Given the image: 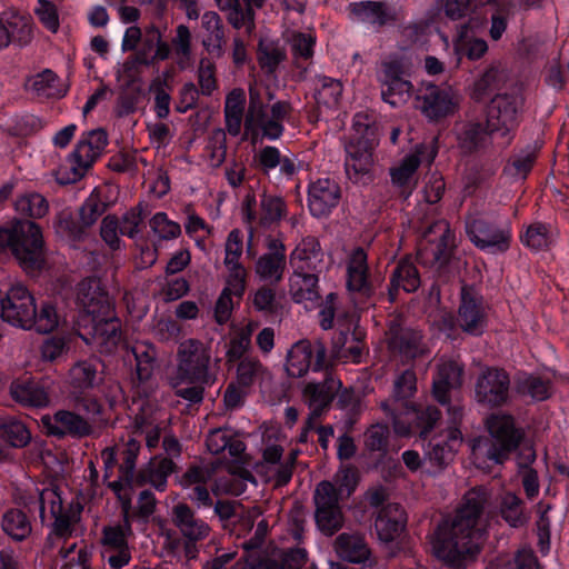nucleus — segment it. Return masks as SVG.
<instances>
[{
  "instance_id": "nucleus-58",
  "label": "nucleus",
  "mask_w": 569,
  "mask_h": 569,
  "mask_svg": "<svg viewBox=\"0 0 569 569\" xmlns=\"http://www.w3.org/2000/svg\"><path fill=\"white\" fill-rule=\"evenodd\" d=\"M522 242L532 250H543L552 242V230L550 226L535 222L527 228Z\"/></svg>"
},
{
  "instance_id": "nucleus-17",
  "label": "nucleus",
  "mask_w": 569,
  "mask_h": 569,
  "mask_svg": "<svg viewBox=\"0 0 569 569\" xmlns=\"http://www.w3.org/2000/svg\"><path fill=\"white\" fill-rule=\"evenodd\" d=\"M510 379L503 369L485 368L479 375L475 393L479 403L490 408L500 407L508 401Z\"/></svg>"
},
{
  "instance_id": "nucleus-30",
  "label": "nucleus",
  "mask_w": 569,
  "mask_h": 569,
  "mask_svg": "<svg viewBox=\"0 0 569 569\" xmlns=\"http://www.w3.org/2000/svg\"><path fill=\"white\" fill-rule=\"evenodd\" d=\"M272 379L270 370L253 356L242 358L236 367L234 381L242 389L251 390L253 387H262Z\"/></svg>"
},
{
  "instance_id": "nucleus-14",
  "label": "nucleus",
  "mask_w": 569,
  "mask_h": 569,
  "mask_svg": "<svg viewBox=\"0 0 569 569\" xmlns=\"http://www.w3.org/2000/svg\"><path fill=\"white\" fill-rule=\"evenodd\" d=\"M34 307V298L29 290L22 284H13L1 299V318L12 326L32 329Z\"/></svg>"
},
{
  "instance_id": "nucleus-20",
  "label": "nucleus",
  "mask_w": 569,
  "mask_h": 569,
  "mask_svg": "<svg viewBox=\"0 0 569 569\" xmlns=\"http://www.w3.org/2000/svg\"><path fill=\"white\" fill-rule=\"evenodd\" d=\"M327 349L322 342L311 343L308 340L296 342L287 355L286 370L289 376L300 378L305 376L315 356L313 370L325 367Z\"/></svg>"
},
{
  "instance_id": "nucleus-8",
  "label": "nucleus",
  "mask_w": 569,
  "mask_h": 569,
  "mask_svg": "<svg viewBox=\"0 0 569 569\" xmlns=\"http://www.w3.org/2000/svg\"><path fill=\"white\" fill-rule=\"evenodd\" d=\"M455 248V236L446 220H438L423 232L419 247V259L432 268L442 267L450 258Z\"/></svg>"
},
{
  "instance_id": "nucleus-45",
  "label": "nucleus",
  "mask_w": 569,
  "mask_h": 569,
  "mask_svg": "<svg viewBox=\"0 0 569 569\" xmlns=\"http://www.w3.org/2000/svg\"><path fill=\"white\" fill-rule=\"evenodd\" d=\"M287 58L284 47L269 38H261L258 43L257 60L261 69L274 72Z\"/></svg>"
},
{
  "instance_id": "nucleus-5",
  "label": "nucleus",
  "mask_w": 569,
  "mask_h": 569,
  "mask_svg": "<svg viewBox=\"0 0 569 569\" xmlns=\"http://www.w3.org/2000/svg\"><path fill=\"white\" fill-rule=\"evenodd\" d=\"M210 361V348L203 342L197 339L182 341L177 351V366L169 377L170 386L208 383L211 379Z\"/></svg>"
},
{
  "instance_id": "nucleus-57",
  "label": "nucleus",
  "mask_w": 569,
  "mask_h": 569,
  "mask_svg": "<svg viewBox=\"0 0 569 569\" xmlns=\"http://www.w3.org/2000/svg\"><path fill=\"white\" fill-rule=\"evenodd\" d=\"M227 154L226 132L218 128L210 132L206 146V157L211 167H219L223 163Z\"/></svg>"
},
{
  "instance_id": "nucleus-19",
  "label": "nucleus",
  "mask_w": 569,
  "mask_h": 569,
  "mask_svg": "<svg viewBox=\"0 0 569 569\" xmlns=\"http://www.w3.org/2000/svg\"><path fill=\"white\" fill-rule=\"evenodd\" d=\"M77 302L83 311L81 320L108 317L110 311L114 310L108 292L98 278H87L79 283Z\"/></svg>"
},
{
  "instance_id": "nucleus-60",
  "label": "nucleus",
  "mask_w": 569,
  "mask_h": 569,
  "mask_svg": "<svg viewBox=\"0 0 569 569\" xmlns=\"http://www.w3.org/2000/svg\"><path fill=\"white\" fill-rule=\"evenodd\" d=\"M216 71V64L210 58L203 57L199 60L197 80L201 94L211 96L218 89Z\"/></svg>"
},
{
  "instance_id": "nucleus-49",
  "label": "nucleus",
  "mask_w": 569,
  "mask_h": 569,
  "mask_svg": "<svg viewBox=\"0 0 569 569\" xmlns=\"http://www.w3.org/2000/svg\"><path fill=\"white\" fill-rule=\"evenodd\" d=\"M16 211L24 217L41 219L49 212V202L38 192H26L14 201Z\"/></svg>"
},
{
  "instance_id": "nucleus-64",
  "label": "nucleus",
  "mask_w": 569,
  "mask_h": 569,
  "mask_svg": "<svg viewBox=\"0 0 569 569\" xmlns=\"http://www.w3.org/2000/svg\"><path fill=\"white\" fill-rule=\"evenodd\" d=\"M60 556L63 560L62 569H90L91 553L86 547L78 548L77 543H71L60 549Z\"/></svg>"
},
{
  "instance_id": "nucleus-13",
  "label": "nucleus",
  "mask_w": 569,
  "mask_h": 569,
  "mask_svg": "<svg viewBox=\"0 0 569 569\" xmlns=\"http://www.w3.org/2000/svg\"><path fill=\"white\" fill-rule=\"evenodd\" d=\"M518 107L517 98L508 94H497L487 106V128L502 138V146L511 141L510 133L517 126Z\"/></svg>"
},
{
  "instance_id": "nucleus-32",
  "label": "nucleus",
  "mask_w": 569,
  "mask_h": 569,
  "mask_svg": "<svg viewBox=\"0 0 569 569\" xmlns=\"http://www.w3.org/2000/svg\"><path fill=\"white\" fill-rule=\"evenodd\" d=\"M201 27L204 34L201 44L207 53L221 58L224 54V27L222 19L214 11H207L201 17Z\"/></svg>"
},
{
  "instance_id": "nucleus-15",
  "label": "nucleus",
  "mask_w": 569,
  "mask_h": 569,
  "mask_svg": "<svg viewBox=\"0 0 569 569\" xmlns=\"http://www.w3.org/2000/svg\"><path fill=\"white\" fill-rule=\"evenodd\" d=\"M373 142L368 138H352L346 144L345 169L355 183H368L373 174Z\"/></svg>"
},
{
  "instance_id": "nucleus-11",
  "label": "nucleus",
  "mask_w": 569,
  "mask_h": 569,
  "mask_svg": "<svg viewBox=\"0 0 569 569\" xmlns=\"http://www.w3.org/2000/svg\"><path fill=\"white\" fill-rule=\"evenodd\" d=\"M417 108L430 120L455 113L460 97L450 87H438L433 83H423L416 96Z\"/></svg>"
},
{
  "instance_id": "nucleus-50",
  "label": "nucleus",
  "mask_w": 569,
  "mask_h": 569,
  "mask_svg": "<svg viewBox=\"0 0 569 569\" xmlns=\"http://www.w3.org/2000/svg\"><path fill=\"white\" fill-rule=\"evenodd\" d=\"M147 33L151 34V40H152L151 42H156L154 54L151 57H148V54H146L144 51H140L137 54L136 60L127 61L123 64L124 70L132 69L136 63L150 66V64H153L156 61L166 60L169 58L170 47L166 41H163L160 30L156 26H150L149 28H147Z\"/></svg>"
},
{
  "instance_id": "nucleus-37",
  "label": "nucleus",
  "mask_w": 569,
  "mask_h": 569,
  "mask_svg": "<svg viewBox=\"0 0 569 569\" xmlns=\"http://www.w3.org/2000/svg\"><path fill=\"white\" fill-rule=\"evenodd\" d=\"M462 367L455 361H443L438 366V375L433 380V396L440 403L448 402L450 389L459 388L462 383Z\"/></svg>"
},
{
  "instance_id": "nucleus-1",
  "label": "nucleus",
  "mask_w": 569,
  "mask_h": 569,
  "mask_svg": "<svg viewBox=\"0 0 569 569\" xmlns=\"http://www.w3.org/2000/svg\"><path fill=\"white\" fill-rule=\"evenodd\" d=\"M489 502L485 488H473L463 498L455 517L441 522L431 539L432 553L447 565L463 568L480 552L486 536L483 510Z\"/></svg>"
},
{
  "instance_id": "nucleus-16",
  "label": "nucleus",
  "mask_w": 569,
  "mask_h": 569,
  "mask_svg": "<svg viewBox=\"0 0 569 569\" xmlns=\"http://www.w3.org/2000/svg\"><path fill=\"white\" fill-rule=\"evenodd\" d=\"M347 289L353 299L361 303L368 301L376 291V283L369 276L368 254L357 247L350 251L346 261Z\"/></svg>"
},
{
  "instance_id": "nucleus-43",
  "label": "nucleus",
  "mask_w": 569,
  "mask_h": 569,
  "mask_svg": "<svg viewBox=\"0 0 569 569\" xmlns=\"http://www.w3.org/2000/svg\"><path fill=\"white\" fill-rule=\"evenodd\" d=\"M10 391L13 399L24 406L46 407L50 402L48 391L37 382H14Z\"/></svg>"
},
{
  "instance_id": "nucleus-26",
  "label": "nucleus",
  "mask_w": 569,
  "mask_h": 569,
  "mask_svg": "<svg viewBox=\"0 0 569 569\" xmlns=\"http://www.w3.org/2000/svg\"><path fill=\"white\" fill-rule=\"evenodd\" d=\"M457 321L465 332L475 336L481 335L486 327L487 315L482 299L467 288L461 290V303Z\"/></svg>"
},
{
  "instance_id": "nucleus-9",
  "label": "nucleus",
  "mask_w": 569,
  "mask_h": 569,
  "mask_svg": "<svg viewBox=\"0 0 569 569\" xmlns=\"http://www.w3.org/2000/svg\"><path fill=\"white\" fill-rule=\"evenodd\" d=\"M171 520L183 538L184 557L188 560L196 559L199 553L197 543L209 537L210 526L198 518L196 511L182 501L172 507Z\"/></svg>"
},
{
  "instance_id": "nucleus-36",
  "label": "nucleus",
  "mask_w": 569,
  "mask_h": 569,
  "mask_svg": "<svg viewBox=\"0 0 569 569\" xmlns=\"http://www.w3.org/2000/svg\"><path fill=\"white\" fill-rule=\"evenodd\" d=\"M206 445L212 455L227 450L233 461H240L246 450V443L229 428L211 430L207 436Z\"/></svg>"
},
{
  "instance_id": "nucleus-62",
  "label": "nucleus",
  "mask_w": 569,
  "mask_h": 569,
  "mask_svg": "<svg viewBox=\"0 0 569 569\" xmlns=\"http://www.w3.org/2000/svg\"><path fill=\"white\" fill-rule=\"evenodd\" d=\"M343 495L330 481H321L317 485L313 493L316 509L341 508L339 505Z\"/></svg>"
},
{
  "instance_id": "nucleus-39",
  "label": "nucleus",
  "mask_w": 569,
  "mask_h": 569,
  "mask_svg": "<svg viewBox=\"0 0 569 569\" xmlns=\"http://www.w3.org/2000/svg\"><path fill=\"white\" fill-rule=\"evenodd\" d=\"M176 463L172 459L166 457H154L150 459L144 470L137 477L139 482L136 486H141L149 482L159 491H163L167 486L168 477L174 471Z\"/></svg>"
},
{
  "instance_id": "nucleus-34",
  "label": "nucleus",
  "mask_w": 569,
  "mask_h": 569,
  "mask_svg": "<svg viewBox=\"0 0 569 569\" xmlns=\"http://www.w3.org/2000/svg\"><path fill=\"white\" fill-rule=\"evenodd\" d=\"M101 381L99 361L89 358L76 362L69 370L70 392H87Z\"/></svg>"
},
{
  "instance_id": "nucleus-51",
  "label": "nucleus",
  "mask_w": 569,
  "mask_h": 569,
  "mask_svg": "<svg viewBox=\"0 0 569 569\" xmlns=\"http://www.w3.org/2000/svg\"><path fill=\"white\" fill-rule=\"evenodd\" d=\"M260 216L258 223L261 227H270L278 223L287 212V207L282 198L277 196L263 194L260 201Z\"/></svg>"
},
{
  "instance_id": "nucleus-47",
  "label": "nucleus",
  "mask_w": 569,
  "mask_h": 569,
  "mask_svg": "<svg viewBox=\"0 0 569 569\" xmlns=\"http://www.w3.org/2000/svg\"><path fill=\"white\" fill-rule=\"evenodd\" d=\"M131 352L136 359V373L139 381L149 380L156 368L157 351L153 345L139 341L131 347Z\"/></svg>"
},
{
  "instance_id": "nucleus-7",
  "label": "nucleus",
  "mask_w": 569,
  "mask_h": 569,
  "mask_svg": "<svg viewBox=\"0 0 569 569\" xmlns=\"http://www.w3.org/2000/svg\"><path fill=\"white\" fill-rule=\"evenodd\" d=\"M120 441L123 442L124 448L121 450L122 462L119 466V478L110 482L109 487L117 495L128 522L134 483L139 482V478L136 477V461L141 446L130 429H128L127 439L121 437Z\"/></svg>"
},
{
  "instance_id": "nucleus-29",
  "label": "nucleus",
  "mask_w": 569,
  "mask_h": 569,
  "mask_svg": "<svg viewBox=\"0 0 569 569\" xmlns=\"http://www.w3.org/2000/svg\"><path fill=\"white\" fill-rule=\"evenodd\" d=\"M407 522L405 510L398 503H388L378 513L375 528L381 542L395 541L403 531Z\"/></svg>"
},
{
  "instance_id": "nucleus-59",
  "label": "nucleus",
  "mask_w": 569,
  "mask_h": 569,
  "mask_svg": "<svg viewBox=\"0 0 569 569\" xmlns=\"http://www.w3.org/2000/svg\"><path fill=\"white\" fill-rule=\"evenodd\" d=\"M0 437L16 448L26 447L31 439L28 428L18 420H8L0 425Z\"/></svg>"
},
{
  "instance_id": "nucleus-6",
  "label": "nucleus",
  "mask_w": 569,
  "mask_h": 569,
  "mask_svg": "<svg viewBox=\"0 0 569 569\" xmlns=\"http://www.w3.org/2000/svg\"><path fill=\"white\" fill-rule=\"evenodd\" d=\"M107 143L108 136L101 129L83 133L73 151L56 170L57 181L61 184H70L81 180L102 154Z\"/></svg>"
},
{
  "instance_id": "nucleus-21",
  "label": "nucleus",
  "mask_w": 569,
  "mask_h": 569,
  "mask_svg": "<svg viewBox=\"0 0 569 569\" xmlns=\"http://www.w3.org/2000/svg\"><path fill=\"white\" fill-rule=\"evenodd\" d=\"M41 422L49 435L60 438H84L91 436L94 430L89 419L70 410H58L52 416H43Z\"/></svg>"
},
{
  "instance_id": "nucleus-12",
  "label": "nucleus",
  "mask_w": 569,
  "mask_h": 569,
  "mask_svg": "<svg viewBox=\"0 0 569 569\" xmlns=\"http://www.w3.org/2000/svg\"><path fill=\"white\" fill-rule=\"evenodd\" d=\"M80 338L94 346L99 352H111L120 339V322L114 310L108 317L80 320Z\"/></svg>"
},
{
  "instance_id": "nucleus-40",
  "label": "nucleus",
  "mask_w": 569,
  "mask_h": 569,
  "mask_svg": "<svg viewBox=\"0 0 569 569\" xmlns=\"http://www.w3.org/2000/svg\"><path fill=\"white\" fill-rule=\"evenodd\" d=\"M427 147L425 144H419L416 147L413 153L406 156L398 167L391 170V179L392 182L401 188H403V192H410L415 187V173L421 163V157L425 153Z\"/></svg>"
},
{
  "instance_id": "nucleus-27",
  "label": "nucleus",
  "mask_w": 569,
  "mask_h": 569,
  "mask_svg": "<svg viewBox=\"0 0 569 569\" xmlns=\"http://www.w3.org/2000/svg\"><path fill=\"white\" fill-rule=\"evenodd\" d=\"M323 256L318 238L307 236L290 253V264L295 272L318 274L323 266Z\"/></svg>"
},
{
  "instance_id": "nucleus-54",
  "label": "nucleus",
  "mask_w": 569,
  "mask_h": 569,
  "mask_svg": "<svg viewBox=\"0 0 569 569\" xmlns=\"http://www.w3.org/2000/svg\"><path fill=\"white\" fill-rule=\"evenodd\" d=\"M417 392V377L413 370L407 369L401 372L393 381L392 398L395 402H401L402 411L405 405L409 403Z\"/></svg>"
},
{
  "instance_id": "nucleus-42",
  "label": "nucleus",
  "mask_w": 569,
  "mask_h": 569,
  "mask_svg": "<svg viewBox=\"0 0 569 569\" xmlns=\"http://www.w3.org/2000/svg\"><path fill=\"white\" fill-rule=\"evenodd\" d=\"M420 287V276L409 259H401L395 268L389 290L390 300H395V291L399 288L406 292H415Z\"/></svg>"
},
{
  "instance_id": "nucleus-35",
  "label": "nucleus",
  "mask_w": 569,
  "mask_h": 569,
  "mask_svg": "<svg viewBox=\"0 0 569 569\" xmlns=\"http://www.w3.org/2000/svg\"><path fill=\"white\" fill-rule=\"evenodd\" d=\"M493 133L478 121H469L458 133V148L463 154H476L491 144Z\"/></svg>"
},
{
  "instance_id": "nucleus-53",
  "label": "nucleus",
  "mask_w": 569,
  "mask_h": 569,
  "mask_svg": "<svg viewBox=\"0 0 569 569\" xmlns=\"http://www.w3.org/2000/svg\"><path fill=\"white\" fill-rule=\"evenodd\" d=\"M123 516V526H112L106 527L103 529V546L104 552L103 555H108L113 549L127 548V537L131 533V520L132 515L131 510L129 511L128 522L126 521L124 513Z\"/></svg>"
},
{
  "instance_id": "nucleus-46",
  "label": "nucleus",
  "mask_w": 569,
  "mask_h": 569,
  "mask_svg": "<svg viewBox=\"0 0 569 569\" xmlns=\"http://www.w3.org/2000/svg\"><path fill=\"white\" fill-rule=\"evenodd\" d=\"M244 92L242 89H233L228 93L224 102L226 128L231 136L240 133L244 109Z\"/></svg>"
},
{
  "instance_id": "nucleus-38",
  "label": "nucleus",
  "mask_w": 569,
  "mask_h": 569,
  "mask_svg": "<svg viewBox=\"0 0 569 569\" xmlns=\"http://www.w3.org/2000/svg\"><path fill=\"white\" fill-rule=\"evenodd\" d=\"M318 274L292 271L289 278V293L297 303L313 305L319 299Z\"/></svg>"
},
{
  "instance_id": "nucleus-44",
  "label": "nucleus",
  "mask_w": 569,
  "mask_h": 569,
  "mask_svg": "<svg viewBox=\"0 0 569 569\" xmlns=\"http://www.w3.org/2000/svg\"><path fill=\"white\" fill-rule=\"evenodd\" d=\"M1 528L14 541H23L32 532V525L27 513L16 508L9 509L3 513Z\"/></svg>"
},
{
  "instance_id": "nucleus-4",
  "label": "nucleus",
  "mask_w": 569,
  "mask_h": 569,
  "mask_svg": "<svg viewBox=\"0 0 569 569\" xmlns=\"http://www.w3.org/2000/svg\"><path fill=\"white\" fill-rule=\"evenodd\" d=\"M0 248H8L21 268L33 273L44 263V240L39 224L30 220H14L0 229Z\"/></svg>"
},
{
  "instance_id": "nucleus-61",
  "label": "nucleus",
  "mask_w": 569,
  "mask_h": 569,
  "mask_svg": "<svg viewBox=\"0 0 569 569\" xmlns=\"http://www.w3.org/2000/svg\"><path fill=\"white\" fill-rule=\"evenodd\" d=\"M500 512L502 518L511 527H520L526 522V517L522 512V502L518 496L512 492H507L501 499Z\"/></svg>"
},
{
  "instance_id": "nucleus-56",
  "label": "nucleus",
  "mask_w": 569,
  "mask_h": 569,
  "mask_svg": "<svg viewBox=\"0 0 569 569\" xmlns=\"http://www.w3.org/2000/svg\"><path fill=\"white\" fill-rule=\"evenodd\" d=\"M412 84L407 81H391L381 84V96L391 107L405 104L411 97Z\"/></svg>"
},
{
  "instance_id": "nucleus-63",
  "label": "nucleus",
  "mask_w": 569,
  "mask_h": 569,
  "mask_svg": "<svg viewBox=\"0 0 569 569\" xmlns=\"http://www.w3.org/2000/svg\"><path fill=\"white\" fill-rule=\"evenodd\" d=\"M518 390L535 400H545L550 396V381L539 376H525L518 381Z\"/></svg>"
},
{
  "instance_id": "nucleus-18",
  "label": "nucleus",
  "mask_w": 569,
  "mask_h": 569,
  "mask_svg": "<svg viewBox=\"0 0 569 569\" xmlns=\"http://www.w3.org/2000/svg\"><path fill=\"white\" fill-rule=\"evenodd\" d=\"M466 231L471 242L482 250L505 252L510 247L509 228L495 226L483 218L468 219Z\"/></svg>"
},
{
  "instance_id": "nucleus-24",
  "label": "nucleus",
  "mask_w": 569,
  "mask_h": 569,
  "mask_svg": "<svg viewBox=\"0 0 569 569\" xmlns=\"http://www.w3.org/2000/svg\"><path fill=\"white\" fill-rule=\"evenodd\" d=\"M341 198L339 184L329 178H320L308 187V208L313 217H327Z\"/></svg>"
},
{
  "instance_id": "nucleus-52",
  "label": "nucleus",
  "mask_w": 569,
  "mask_h": 569,
  "mask_svg": "<svg viewBox=\"0 0 569 569\" xmlns=\"http://www.w3.org/2000/svg\"><path fill=\"white\" fill-rule=\"evenodd\" d=\"M3 18L10 34V42L12 40L20 44H27L32 39V21L29 17L18 12L6 13Z\"/></svg>"
},
{
  "instance_id": "nucleus-3",
  "label": "nucleus",
  "mask_w": 569,
  "mask_h": 569,
  "mask_svg": "<svg viewBox=\"0 0 569 569\" xmlns=\"http://www.w3.org/2000/svg\"><path fill=\"white\" fill-rule=\"evenodd\" d=\"M487 430L491 440L476 438L471 442L472 459L480 465L487 460L495 463H503L510 453L519 446L522 431L517 429L510 415L493 413L486 420Z\"/></svg>"
},
{
  "instance_id": "nucleus-22",
  "label": "nucleus",
  "mask_w": 569,
  "mask_h": 569,
  "mask_svg": "<svg viewBox=\"0 0 569 569\" xmlns=\"http://www.w3.org/2000/svg\"><path fill=\"white\" fill-rule=\"evenodd\" d=\"M283 452L282 446L268 445L262 450L261 461L256 466L257 473L277 487L287 485L292 477V459L284 460Z\"/></svg>"
},
{
  "instance_id": "nucleus-28",
  "label": "nucleus",
  "mask_w": 569,
  "mask_h": 569,
  "mask_svg": "<svg viewBox=\"0 0 569 569\" xmlns=\"http://www.w3.org/2000/svg\"><path fill=\"white\" fill-rule=\"evenodd\" d=\"M342 383L332 371L327 370L320 382H309L303 389V398L309 408L326 411Z\"/></svg>"
},
{
  "instance_id": "nucleus-48",
  "label": "nucleus",
  "mask_w": 569,
  "mask_h": 569,
  "mask_svg": "<svg viewBox=\"0 0 569 569\" xmlns=\"http://www.w3.org/2000/svg\"><path fill=\"white\" fill-rule=\"evenodd\" d=\"M315 99L319 106L336 107L342 94V83L338 79L317 76L313 79Z\"/></svg>"
},
{
  "instance_id": "nucleus-55",
  "label": "nucleus",
  "mask_w": 569,
  "mask_h": 569,
  "mask_svg": "<svg viewBox=\"0 0 569 569\" xmlns=\"http://www.w3.org/2000/svg\"><path fill=\"white\" fill-rule=\"evenodd\" d=\"M106 208L107 206L98 192H92L86 199L79 209V221L83 232L97 222L99 217L106 211Z\"/></svg>"
},
{
  "instance_id": "nucleus-25",
  "label": "nucleus",
  "mask_w": 569,
  "mask_h": 569,
  "mask_svg": "<svg viewBox=\"0 0 569 569\" xmlns=\"http://www.w3.org/2000/svg\"><path fill=\"white\" fill-rule=\"evenodd\" d=\"M268 251L261 254L254 266L259 278L270 282H279L286 269V246L281 239L268 237L266 239Z\"/></svg>"
},
{
  "instance_id": "nucleus-2",
  "label": "nucleus",
  "mask_w": 569,
  "mask_h": 569,
  "mask_svg": "<svg viewBox=\"0 0 569 569\" xmlns=\"http://www.w3.org/2000/svg\"><path fill=\"white\" fill-rule=\"evenodd\" d=\"M274 100L269 87L254 84L249 88V106L244 117L247 130H260L262 136L276 140L283 133V121L291 112L292 106L288 101Z\"/></svg>"
},
{
  "instance_id": "nucleus-33",
  "label": "nucleus",
  "mask_w": 569,
  "mask_h": 569,
  "mask_svg": "<svg viewBox=\"0 0 569 569\" xmlns=\"http://www.w3.org/2000/svg\"><path fill=\"white\" fill-rule=\"evenodd\" d=\"M350 11L353 18L362 23H368L381 28L396 21V13L386 2L361 1L350 4Z\"/></svg>"
},
{
  "instance_id": "nucleus-41",
  "label": "nucleus",
  "mask_w": 569,
  "mask_h": 569,
  "mask_svg": "<svg viewBox=\"0 0 569 569\" xmlns=\"http://www.w3.org/2000/svg\"><path fill=\"white\" fill-rule=\"evenodd\" d=\"M463 437L457 426H451L446 430V439L436 443L429 453L430 460L439 468H443L451 462L462 446Z\"/></svg>"
},
{
  "instance_id": "nucleus-23",
  "label": "nucleus",
  "mask_w": 569,
  "mask_h": 569,
  "mask_svg": "<svg viewBox=\"0 0 569 569\" xmlns=\"http://www.w3.org/2000/svg\"><path fill=\"white\" fill-rule=\"evenodd\" d=\"M388 347L405 359H417L429 353L420 331L392 323L389 328Z\"/></svg>"
},
{
  "instance_id": "nucleus-10",
  "label": "nucleus",
  "mask_w": 569,
  "mask_h": 569,
  "mask_svg": "<svg viewBox=\"0 0 569 569\" xmlns=\"http://www.w3.org/2000/svg\"><path fill=\"white\" fill-rule=\"evenodd\" d=\"M380 407L392 420L395 432L403 437L410 436L412 429L416 428L419 430L420 437L425 438L440 419V411L436 407H427L417 411L412 405L406 403L405 411L399 415L396 413L398 408H391L387 401H382Z\"/></svg>"
},
{
  "instance_id": "nucleus-31",
  "label": "nucleus",
  "mask_w": 569,
  "mask_h": 569,
  "mask_svg": "<svg viewBox=\"0 0 569 569\" xmlns=\"http://www.w3.org/2000/svg\"><path fill=\"white\" fill-rule=\"evenodd\" d=\"M333 548L337 555L348 562L362 563L371 558V550L365 536L359 532L340 533L333 542Z\"/></svg>"
}]
</instances>
